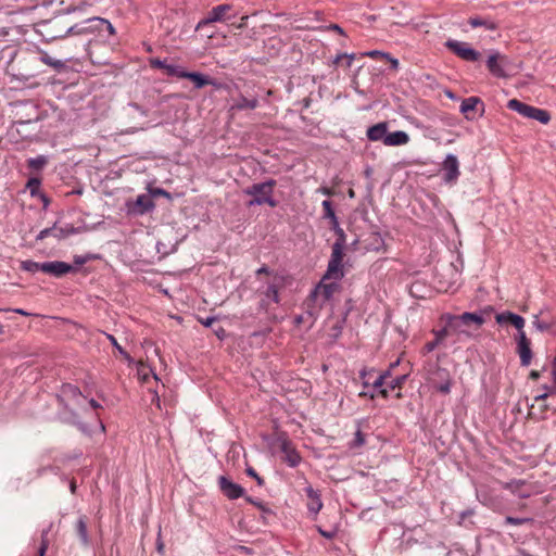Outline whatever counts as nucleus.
<instances>
[{
    "instance_id": "c9c22d12",
    "label": "nucleus",
    "mask_w": 556,
    "mask_h": 556,
    "mask_svg": "<svg viewBox=\"0 0 556 556\" xmlns=\"http://www.w3.org/2000/svg\"><path fill=\"white\" fill-rule=\"evenodd\" d=\"M50 530H51V526H49L47 529H43L41 532V543H40V546L38 549V556H45V554L47 552V548L49 545L48 534H49Z\"/></svg>"
},
{
    "instance_id": "cd10ccee",
    "label": "nucleus",
    "mask_w": 556,
    "mask_h": 556,
    "mask_svg": "<svg viewBox=\"0 0 556 556\" xmlns=\"http://www.w3.org/2000/svg\"><path fill=\"white\" fill-rule=\"evenodd\" d=\"M76 533L83 545L89 544L87 522L84 516L79 517L78 520L76 521Z\"/></svg>"
},
{
    "instance_id": "6e6552de",
    "label": "nucleus",
    "mask_w": 556,
    "mask_h": 556,
    "mask_svg": "<svg viewBox=\"0 0 556 556\" xmlns=\"http://www.w3.org/2000/svg\"><path fill=\"white\" fill-rule=\"evenodd\" d=\"M155 203L149 194H139L136 200L127 201L126 208L129 215L141 216L152 212Z\"/></svg>"
},
{
    "instance_id": "0e129e2a",
    "label": "nucleus",
    "mask_w": 556,
    "mask_h": 556,
    "mask_svg": "<svg viewBox=\"0 0 556 556\" xmlns=\"http://www.w3.org/2000/svg\"><path fill=\"white\" fill-rule=\"evenodd\" d=\"M87 262V257L86 256H81V255H76L74 257V263L75 265H83Z\"/></svg>"
},
{
    "instance_id": "2eb2a0df",
    "label": "nucleus",
    "mask_w": 556,
    "mask_h": 556,
    "mask_svg": "<svg viewBox=\"0 0 556 556\" xmlns=\"http://www.w3.org/2000/svg\"><path fill=\"white\" fill-rule=\"evenodd\" d=\"M517 352L520 357L522 366H529L532 359L531 342L527 338L526 332H518L517 336Z\"/></svg>"
},
{
    "instance_id": "3c124183",
    "label": "nucleus",
    "mask_w": 556,
    "mask_h": 556,
    "mask_svg": "<svg viewBox=\"0 0 556 556\" xmlns=\"http://www.w3.org/2000/svg\"><path fill=\"white\" fill-rule=\"evenodd\" d=\"M355 59V54L354 53H345V56H344V60H343V65L346 67V68H350L352 66V63Z\"/></svg>"
},
{
    "instance_id": "f3484780",
    "label": "nucleus",
    "mask_w": 556,
    "mask_h": 556,
    "mask_svg": "<svg viewBox=\"0 0 556 556\" xmlns=\"http://www.w3.org/2000/svg\"><path fill=\"white\" fill-rule=\"evenodd\" d=\"M304 491L308 498L306 504L307 510L313 514L315 518L323 508L321 494L309 484L305 486Z\"/></svg>"
},
{
    "instance_id": "f704fd0d",
    "label": "nucleus",
    "mask_w": 556,
    "mask_h": 556,
    "mask_svg": "<svg viewBox=\"0 0 556 556\" xmlns=\"http://www.w3.org/2000/svg\"><path fill=\"white\" fill-rule=\"evenodd\" d=\"M89 30V28L87 27L86 24H84V22L81 23H77L75 25H72L70 26L67 29H66V33H65V36L67 35H81V34H87Z\"/></svg>"
},
{
    "instance_id": "603ef678",
    "label": "nucleus",
    "mask_w": 556,
    "mask_h": 556,
    "mask_svg": "<svg viewBox=\"0 0 556 556\" xmlns=\"http://www.w3.org/2000/svg\"><path fill=\"white\" fill-rule=\"evenodd\" d=\"M317 531H318V533H319L321 536H324V538H326V539H329V540L333 539V538H334V535H336V532H334V531H326V530H324V529H323V528H320V527H317Z\"/></svg>"
},
{
    "instance_id": "4468645a",
    "label": "nucleus",
    "mask_w": 556,
    "mask_h": 556,
    "mask_svg": "<svg viewBox=\"0 0 556 556\" xmlns=\"http://www.w3.org/2000/svg\"><path fill=\"white\" fill-rule=\"evenodd\" d=\"M218 485L223 494L229 500H238L244 495V489L225 476L219 477Z\"/></svg>"
},
{
    "instance_id": "6ab92c4d",
    "label": "nucleus",
    "mask_w": 556,
    "mask_h": 556,
    "mask_svg": "<svg viewBox=\"0 0 556 556\" xmlns=\"http://www.w3.org/2000/svg\"><path fill=\"white\" fill-rule=\"evenodd\" d=\"M387 134H388V123H386V122H380L376 125L370 126L366 132L367 138L370 141H381L383 143H384Z\"/></svg>"
},
{
    "instance_id": "0eeeda50",
    "label": "nucleus",
    "mask_w": 556,
    "mask_h": 556,
    "mask_svg": "<svg viewBox=\"0 0 556 556\" xmlns=\"http://www.w3.org/2000/svg\"><path fill=\"white\" fill-rule=\"evenodd\" d=\"M445 46L454 54L464 61L477 62L480 59V52L469 47L467 42L448 39Z\"/></svg>"
},
{
    "instance_id": "423d86ee",
    "label": "nucleus",
    "mask_w": 556,
    "mask_h": 556,
    "mask_svg": "<svg viewBox=\"0 0 556 556\" xmlns=\"http://www.w3.org/2000/svg\"><path fill=\"white\" fill-rule=\"evenodd\" d=\"M231 11L232 5L230 4H219L212 8L208 11L207 15L197 24L195 30H201L212 23L225 22L227 20H230L232 17L229 14Z\"/></svg>"
},
{
    "instance_id": "20e7f679",
    "label": "nucleus",
    "mask_w": 556,
    "mask_h": 556,
    "mask_svg": "<svg viewBox=\"0 0 556 556\" xmlns=\"http://www.w3.org/2000/svg\"><path fill=\"white\" fill-rule=\"evenodd\" d=\"M507 108L523 117L538 121L544 125L551 121V114L548 111L523 103L517 99L509 100Z\"/></svg>"
},
{
    "instance_id": "69168bd1",
    "label": "nucleus",
    "mask_w": 556,
    "mask_h": 556,
    "mask_svg": "<svg viewBox=\"0 0 556 556\" xmlns=\"http://www.w3.org/2000/svg\"><path fill=\"white\" fill-rule=\"evenodd\" d=\"M216 336L219 338V339H224L225 336H226V331L224 328L219 327L216 331H215Z\"/></svg>"
},
{
    "instance_id": "de8ad7c7",
    "label": "nucleus",
    "mask_w": 556,
    "mask_h": 556,
    "mask_svg": "<svg viewBox=\"0 0 556 556\" xmlns=\"http://www.w3.org/2000/svg\"><path fill=\"white\" fill-rule=\"evenodd\" d=\"M245 472L249 477L254 478L258 485L264 484V479L262 477H260L258 473L252 467H248Z\"/></svg>"
},
{
    "instance_id": "5701e85b",
    "label": "nucleus",
    "mask_w": 556,
    "mask_h": 556,
    "mask_svg": "<svg viewBox=\"0 0 556 556\" xmlns=\"http://www.w3.org/2000/svg\"><path fill=\"white\" fill-rule=\"evenodd\" d=\"M468 24L472 28L483 27L486 30H496L498 28V24L490 17L472 16L468 20Z\"/></svg>"
},
{
    "instance_id": "9b49d317",
    "label": "nucleus",
    "mask_w": 556,
    "mask_h": 556,
    "mask_svg": "<svg viewBox=\"0 0 556 556\" xmlns=\"http://www.w3.org/2000/svg\"><path fill=\"white\" fill-rule=\"evenodd\" d=\"M508 63L507 56L501 54L498 51H492L486 60V67L490 73L497 78L507 77L505 65Z\"/></svg>"
},
{
    "instance_id": "864d4df0",
    "label": "nucleus",
    "mask_w": 556,
    "mask_h": 556,
    "mask_svg": "<svg viewBox=\"0 0 556 556\" xmlns=\"http://www.w3.org/2000/svg\"><path fill=\"white\" fill-rule=\"evenodd\" d=\"M372 371V369H366V368H363L361 371H359V377L364 380L363 382V386L364 388H367L369 387V382L366 380V377L368 374H370Z\"/></svg>"
},
{
    "instance_id": "4c0bfd02",
    "label": "nucleus",
    "mask_w": 556,
    "mask_h": 556,
    "mask_svg": "<svg viewBox=\"0 0 556 556\" xmlns=\"http://www.w3.org/2000/svg\"><path fill=\"white\" fill-rule=\"evenodd\" d=\"M90 22L96 23V24H98L100 26H103V29H105L110 35H114L115 34L114 26L111 24L110 21H108L105 18H102V17H91Z\"/></svg>"
},
{
    "instance_id": "4d7b16f0",
    "label": "nucleus",
    "mask_w": 556,
    "mask_h": 556,
    "mask_svg": "<svg viewBox=\"0 0 556 556\" xmlns=\"http://www.w3.org/2000/svg\"><path fill=\"white\" fill-rule=\"evenodd\" d=\"M386 383V380L383 379V376H378L376 380L372 382V387L375 389H381L383 384Z\"/></svg>"
},
{
    "instance_id": "c03bdc74",
    "label": "nucleus",
    "mask_w": 556,
    "mask_h": 556,
    "mask_svg": "<svg viewBox=\"0 0 556 556\" xmlns=\"http://www.w3.org/2000/svg\"><path fill=\"white\" fill-rule=\"evenodd\" d=\"M41 60H42V62H43L45 64H48V65H50V66H52V67H54V68H60V67H62V66H63L62 61H60V60H54V59H52V58H51V56H49V55H45V56H42V59H41Z\"/></svg>"
},
{
    "instance_id": "bb28decb",
    "label": "nucleus",
    "mask_w": 556,
    "mask_h": 556,
    "mask_svg": "<svg viewBox=\"0 0 556 556\" xmlns=\"http://www.w3.org/2000/svg\"><path fill=\"white\" fill-rule=\"evenodd\" d=\"M477 498L481 504L484 506H488L490 508H494L496 505V500L493 497L488 488L485 485H481L479 489H477Z\"/></svg>"
},
{
    "instance_id": "a19ab883",
    "label": "nucleus",
    "mask_w": 556,
    "mask_h": 556,
    "mask_svg": "<svg viewBox=\"0 0 556 556\" xmlns=\"http://www.w3.org/2000/svg\"><path fill=\"white\" fill-rule=\"evenodd\" d=\"M529 521H530L529 518H518V517H511V516H507L504 520L505 525H510V526H521Z\"/></svg>"
},
{
    "instance_id": "4be33fe9",
    "label": "nucleus",
    "mask_w": 556,
    "mask_h": 556,
    "mask_svg": "<svg viewBox=\"0 0 556 556\" xmlns=\"http://www.w3.org/2000/svg\"><path fill=\"white\" fill-rule=\"evenodd\" d=\"M432 333L434 336V339L432 341H429L424 346V353H431L434 351L439 345L443 344V341L448 337L446 334V330L441 329H433Z\"/></svg>"
},
{
    "instance_id": "bf43d9fd",
    "label": "nucleus",
    "mask_w": 556,
    "mask_h": 556,
    "mask_svg": "<svg viewBox=\"0 0 556 556\" xmlns=\"http://www.w3.org/2000/svg\"><path fill=\"white\" fill-rule=\"evenodd\" d=\"M156 551L160 554H164V543L161 540V530L159 531V538L156 540Z\"/></svg>"
},
{
    "instance_id": "13d9d810",
    "label": "nucleus",
    "mask_w": 556,
    "mask_h": 556,
    "mask_svg": "<svg viewBox=\"0 0 556 556\" xmlns=\"http://www.w3.org/2000/svg\"><path fill=\"white\" fill-rule=\"evenodd\" d=\"M552 375H553L554 386L552 388H549V393H556V364H555V359L553 361Z\"/></svg>"
},
{
    "instance_id": "5fc2aeb1",
    "label": "nucleus",
    "mask_w": 556,
    "mask_h": 556,
    "mask_svg": "<svg viewBox=\"0 0 556 556\" xmlns=\"http://www.w3.org/2000/svg\"><path fill=\"white\" fill-rule=\"evenodd\" d=\"M216 319L217 317L215 316H208L206 318H201L199 320L204 327H211Z\"/></svg>"
},
{
    "instance_id": "37998d69",
    "label": "nucleus",
    "mask_w": 556,
    "mask_h": 556,
    "mask_svg": "<svg viewBox=\"0 0 556 556\" xmlns=\"http://www.w3.org/2000/svg\"><path fill=\"white\" fill-rule=\"evenodd\" d=\"M63 393L70 394V395H72L74 397L81 395L80 390L77 387L72 386V384H64L63 386Z\"/></svg>"
},
{
    "instance_id": "e433bc0d",
    "label": "nucleus",
    "mask_w": 556,
    "mask_h": 556,
    "mask_svg": "<svg viewBox=\"0 0 556 556\" xmlns=\"http://www.w3.org/2000/svg\"><path fill=\"white\" fill-rule=\"evenodd\" d=\"M366 443L365 434L358 428L354 434V439L350 443L351 448H359Z\"/></svg>"
},
{
    "instance_id": "052dcab7",
    "label": "nucleus",
    "mask_w": 556,
    "mask_h": 556,
    "mask_svg": "<svg viewBox=\"0 0 556 556\" xmlns=\"http://www.w3.org/2000/svg\"><path fill=\"white\" fill-rule=\"evenodd\" d=\"M328 28L330 30L337 31L338 34H340L342 36L345 35L343 28L340 25H338V24H330Z\"/></svg>"
},
{
    "instance_id": "79ce46f5",
    "label": "nucleus",
    "mask_w": 556,
    "mask_h": 556,
    "mask_svg": "<svg viewBox=\"0 0 556 556\" xmlns=\"http://www.w3.org/2000/svg\"><path fill=\"white\" fill-rule=\"evenodd\" d=\"M31 195H35L40 188V180L38 178H30L26 185Z\"/></svg>"
},
{
    "instance_id": "7c9ffc66",
    "label": "nucleus",
    "mask_w": 556,
    "mask_h": 556,
    "mask_svg": "<svg viewBox=\"0 0 556 556\" xmlns=\"http://www.w3.org/2000/svg\"><path fill=\"white\" fill-rule=\"evenodd\" d=\"M20 268L24 271L35 274L37 271H42V263L25 260L21 262Z\"/></svg>"
},
{
    "instance_id": "6e6d98bb",
    "label": "nucleus",
    "mask_w": 556,
    "mask_h": 556,
    "mask_svg": "<svg viewBox=\"0 0 556 556\" xmlns=\"http://www.w3.org/2000/svg\"><path fill=\"white\" fill-rule=\"evenodd\" d=\"M245 500H247V502H249V503H251L252 505H254V506H256V507L261 508L262 510H266V508H265V506H264L263 502H261V501H258V500H254V498H252V497H250V496L245 497Z\"/></svg>"
},
{
    "instance_id": "aec40b11",
    "label": "nucleus",
    "mask_w": 556,
    "mask_h": 556,
    "mask_svg": "<svg viewBox=\"0 0 556 556\" xmlns=\"http://www.w3.org/2000/svg\"><path fill=\"white\" fill-rule=\"evenodd\" d=\"M409 142V136L404 130H396L393 132H388L384 146L388 147H399V146H405Z\"/></svg>"
},
{
    "instance_id": "f03ea898",
    "label": "nucleus",
    "mask_w": 556,
    "mask_h": 556,
    "mask_svg": "<svg viewBox=\"0 0 556 556\" xmlns=\"http://www.w3.org/2000/svg\"><path fill=\"white\" fill-rule=\"evenodd\" d=\"M440 319L441 321L444 323L443 330H446L447 336L467 333V331L463 329V326H467L470 323H473L477 326H481L484 324L483 315L481 313L476 312H465L460 315L445 313L441 316Z\"/></svg>"
},
{
    "instance_id": "72a5a7b5",
    "label": "nucleus",
    "mask_w": 556,
    "mask_h": 556,
    "mask_svg": "<svg viewBox=\"0 0 556 556\" xmlns=\"http://www.w3.org/2000/svg\"><path fill=\"white\" fill-rule=\"evenodd\" d=\"M324 208V218L329 219L330 222L338 219L336 212L332 207V203L329 200H325L321 203Z\"/></svg>"
},
{
    "instance_id": "8fccbe9b",
    "label": "nucleus",
    "mask_w": 556,
    "mask_h": 556,
    "mask_svg": "<svg viewBox=\"0 0 556 556\" xmlns=\"http://www.w3.org/2000/svg\"><path fill=\"white\" fill-rule=\"evenodd\" d=\"M149 195H151V198L155 197V195H162V197L170 198L169 192H167L166 190H164L162 188L150 189V194Z\"/></svg>"
},
{
    "instance_id": "680f3d73",
    "label": "nucleus",
    "mask_w": 556,
    "mask_h": 556,
    "mask_svg": "<svg viewBox=\"0 0 556 556\" xmlns=\"http://www.w3.org/2000/svg\"><path fill=\"white\" fill-rule=\"evenodd\" d=\"M386 59L391 63L392 70L396 71L399 68L400 63H399L397 59L391 56L390 54H389V58H386Z\"/></svg>"
},
{
    "instance_id": "473e14b6",
    "label": "nucleus",
    "mask_w": 556,
    "mask_h": 556,
    "mask_svg": "<svg viewBox=\"0 0 556 556\" xmlns=\"http://www.w3.org/2000/svg\"><path fill=\"white\" fill-rule=\"evenodd\" d=\"M108 340L114 346V349L118 352L121 356H123L126 361L130 362V355L123 349V346L117 342L116 338L113 334L105 333Z\"/></svg>"
},
{
    "instance_id": "1a4fd4ad",
    "label": "nucleus",
    "mask_w": 556,
    "mask_h": 556,
    "mask_svg": "<svg viewBox=\"0 0 556 556\" xmlns=\"http://www.w3.org/2000/svg\"><path fill=\"white\" fill-rule=\"evenodd\" d=\"M278 442L280 451L283 454V462L291 468L298 467L302 462V457L292 442L286 437H280Z\"/></svg>"
},
{
    "instance_id": "a18cd8bd",
    "label": "nucleus",
    "mask_w": 556,
    "mask_h": 556,
    "mask_svg": "<svg viewBox=\"0 0 556 556\" xmlns=\"http://www.w3.org/2000/svg\"><path fill=\"white\" fill-rule=\"evenodd\" d=\"M150 65L153 68H162L166 72V66H168V63L166 62V60L151 59Z\"/></svg>"
},
{
    "instance_id": "412c9836",
    "label": "nucleus",
    "mask_w": 556,
    "mask_h": 556,
    "mask_svg": "<svg viewBox=\"0 0 556 556\" xmlns=\"http://www.w3.org/2000/svg\"><path fill=\"white\" fill-rule=\"evenodd\" d=\"M185 76L193 83L197 89H201L206 85L218 86L215 80L199 72H187Z\"/></svg>"
},
{
    "instance_id": "58836bf2",
    "label": "nucleus",
    "mask_w": 556,
    "mask_h": 556,
    "mask_svg": "<svg viewBox=\"0 0 556 556\" xmlns=\"http://www.w3.org/2000/svg\"><path fill=\"white\" fill-rule=\"evenodd\" d=\"M47 163V159L43 155L33 157L28 160V166L33 169H41Z\"/></svg>"
},
{
    "instance_id": "b1692460",
    "label": "nucleus",
    "mask_w": 556,
    "mask_h": 556,
    "mask_svg": "<svg viewBox=\"0 0 556 556\" xmlns=\"http://www.w3.org/2000/svg\"><path fill=\"white\" fill-rule=\"evenodd\" d=\"M280 301L278 287L269 285L264 292V299L261 301V307L268 306L270 303L278 304Z\"/></svg>"
},
{
    "instance_id": "49530a36",
    "label": "nucleus",
    "mask_w": 556,
    "mask_h": 556,
    "mask_svg": "<svg viewBox=\"0 0 556 556\" xmlns=\"http://www.w3.org/2000/svg\"><path fill=\"white\" fill-rule=\"evenodd\" d=\"M364 55L369 56L371 59H378V58H389V53L379 51V50H371L364 53Z\"/></svg>"
},
{
    "instance_id": "a211bd4d",
    "label": "nucleus",
    "mask_w": 556,
    "mask_h": 556,
    "mask_svg": "<svg viewBox=\"0 0 556 556\" xmlns=\"http://www.w3.org/2000/svg\"><path fill=\"white\" fill-rule=\"evenodd\" d=\"M495 319H496V323L500 325H505V324L513 325L518 330V332L523 331V327L526 324L523 317H521L520 315H517L515 313L508 312V311L497 314L495 316Z\"/></svg>"
},
{
    "instance_id": "774afa93",
    "label": "nucleus",
    "mask_w": 556,
    "mask_h": 556,
    "mask_svg": "<svg viewBox=\"0 0 556 556\" xmlns=\"http://www.w3.org/2000/svg\"><path fill=\"white\" fill-rule=\"evenodd\" d=\"M389 387L388 388H381L379 389V393L381 394L382 397L387 399L389 396Z\"/></svg>"
},
{
    "instance_id": "2f4dec72",
    "label": "nucleus",
    "mask_w": 556,
    "mask_h": 556,
    "mask_svg": "<svg viewBox=\"0 0 556 556\" xmlns=\"http://www.w3.org/2000/svg\"><path fill=\"white\" fill-rule=\"evenodd\" d=\"M187 72L184 67L176 64H168L166 66V74L172 77L186 78Z\"/></svg>"
},
{
    "instance_id": "09e8293b",
    "label": "nucleus",
    "mask_w": 556,
    "mask_h": 556,
    "mask_svg": "<svg viewBox=\"0 0 556 556\" xmlns=\"http://www.w3.org/2000/svg\"><path fill=\"white\" fill-rule=\"evenodd\" d=\"M84 24H86L87 27L89 28L88 33H94V31H102L103 30V26H100V25H98L96 23L90 22V18L85 20Z\"/></svg>"
},
{
    "instance_id": "ea45409f",
    "label": "nucleus",
    "mask_w": 556,
    "mask_h": 556,
    "mask_svg": "<svg viewBox=\"0 0 556 556\" xmlns=\"http://www.w3.org/2000/svg\"><path fill=\"white\" fill-rule=\"evenodd\" d=\"M406 379H407L406 375L397 376V377L393 378L388 383V387H389L390 390L400 389L403 386V383L406 381Z\"/></svg>"
},
{
    "instance_id": "e2e57ef3",
    "label": "nucleus",
    "mask_w": 556,
    "mask_h": 556,
    "mask_svg": "<svg viewBox=\"0 0 556 556\" xmlns=\"http://www.w3.org/2000/svg\"><path fill=\"white\" fill-rule=\"evenodd\" d=\"M344 56H345V53H339L336 55V58L333 59V64L334 65H342L343 64V60H344Z\"/></svg>"
},
{
    "instance_id": "39448f33",
    "label": "nucleus",
    "mask_w": 556,
    "mask_h": 556,
    "mask_svg": "<svg viewBox=\"0 0 556 556\" xmlns=\"http://www.w3.org/2000/svg\"><path fill=\"white\" fill-rule=\"evenodd\" d=\"M340 280L336 279H325V275L321 278V281L314 288V290L311 293V296L318 301L320 300V305H323L325 302L332 299L333 294L339 291Z\"/></svg>"
},
{
    "instance_id": "393cba45",
    "label": "nucleus",
    "mask_w": 556,
    "mask_h": 556,
    "mask_svg": "<svg viewBox=\"0 0 556 556\" xmlns=\"http://www.w3.org/2000/svg\"><path fill=\"white\" fill-rule=\"evenodd\" d=\"M437 375L442 379V382L437 384L435 389L442 394H448L453 384L450 372L446 369H439Z\"/></svg>"
},
{
    "instance_id": "f8f14e48",
    "label": "nucleus",
    "mask_w": 556,
    "mask_h": 556,
    "mask_svg": "<svg viewBox=\"0 0 556 556\" xmlns=\"http://www.w3.org/2000/svg\"><path fill=\"white\" fill-rule=\"evenodd\" d=\"M75 271V266L62 261L42 262V273L55 278H61L70 273Z\"/></svg>"
},
{
    "instance_id": "a878e982",
    "label": "nucleus",
    "mask_w": 556,
    "mask_h": 556,
    "mask_svg": "<svg viewBox=\"0 0 556 556\" xmlns=\"http://www.w3.org/2000/svg\"><path fill=\"white\" fill-rule=\"evenodd\" d=\"M368 240H369V242L365 247L367 251H375V252L386 251L384 240L379 232H372L369 236Z\"/></svg>"
},
{
    "instance_id": "f257e3e1",
    "label": "nucleus",
    "mask_w": 556,
    "mask_h": 556,
    "mask_svg": "<svg viewBox=\"0 0 556 556\" xmlns=\"http://www.w3.org/2000/svg\"><path fill=\"white\" fill-rule=\"evenodd\" d=\"M331 229L334 231L337 239L332 244L331 255L328 262L325 279L341 280L344 277L343 256L346 244V236L339 224V219L330 222Z\"/></svg>"
},
{
    "instance_id": "338daca9",
    "label": "nucleus",
    "mask_w": 556,
    "mask_h": 556,
    "mask_svg": "<svg viewBox=\"0 0 556 556\" xmlns=\"http://www.w3.org/2000/svg\"><path fill=\"white\" fill-rule=\"evenodd\" d=\"M358 396H361V397L369 396L370 399H374L375 397V393L369 392V391H362V392L358 393Z\"/></svg>"
},
{
    "instance_id": "c756f323",
    "label": "nucleus",
    "mask_w": 556,
    "mask_h": 556,
    "mask_svg": "<svg viewBox=\"0 0 556 556\" xmlns=\"http://www.w3.org/2000/svg\"><path fill=\"white\" fill-rule=\"evenodd\" d=\"M480 103L482 104V101L480 100V98L469 97V98H466L463 100L459 110L463 114H467V113L476 110L477 105Z\"/></svg>"
},
{
    "instance_id": "9d476101",
    "label": "nucleus",
    "mask_w": 556,
    "mask_h": 556,
    "mask_svg": "<svg viewBox=\"0 0 556 556\" xmlns=\"http://www.w3.org/2000/svg\"><path fill=\"white\" fill-rule=\"evenodd\" d=\"M229 111L241 112L247 110H255L260 105L258 97L256 94H243L239 92L237 97L231 99Z\"/></svg>"
},
{
    "instance_id": "7ed1b4c3",
    "label": "nucleus",
    "mask_w": 556,
    "mask_h": 556,
    "mask_svg": "<svg viewBox=\"0 0 556 556\" xmlns=\"http://www.w3.org/2000/svg\"><path fill=\"white\" fill-rule=\"evenodd\" d=\"M275 186L276 180L269 179L248 187L244 193L253 197V199L248 202V206L267 204L270 207H275L277 205V201L273 197Z\"/></svg>"
},
{
    "instance_id": "ddd939ff",
    "label": "nucleus",
    "mask_w": 556,
    "mask_h": 556,
    "mask_svg": "<svg viewBox=\"0 0 556 556\" xmlns=\"http://www.w3.org/2000/svg\"><path fill=\"white\" fill-rule=\"evenodd\" d=\"M443 168V180L445 182H454L458 179V176L460 175L459 172V163L454 154H447L445 160L442 164Z\"/></svg>"
},
{
    "instance_id": "dca6fc26",
    "label": "nucleus",
    "mask_w": 556,
    "mask_h": 556,
    "mask_svg": "<svg viewBox=\"0 0 556 556\" xmlns=\"http://www.w3.org/2000/svg\"><path fill=\"white\" fill-rule=\"evenodd\" d=\"M501 485L519 498H528L531 496V490L527 488L528 483L526 480L511 479L510 481L502 482Z\"/></svg>"
},
{
    "instance_id": "c85d7f7f",
    "label": "nucleus",
    "mask_w": 556,
    "mask_h": 556,
    "mask_svg": "<svg viewBox=\"0 0 556 556\" xmlns=\"http://www.w3.org/2000/svg\"><path fill=\"white\" fill-rule=\"evenodd\" d=\"M49 236H53L55 238H63V230L59 229L56 225H53L52 227L45 228L36 237L37 241H42L43 239L48 238Z\"/></svg>"
}]
</instances>
